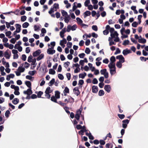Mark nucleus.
<instances>
[{"mask_svg":"<svg viewBox=\"0 0 148 148\" xmlns=\"http://www.w3.org/2000/svg\"><path fill=\"white\" fill-rule=\"evenodd\" d=\"M82 110V108H81L79 110H77L76 114L80 115Z\"/></svg>","mask_w":148,"mask_h":148,"instance_id":"50","label":"nucleus"},{"mask_svg":"<svg viewBox=\"0 0 148 148\" xmlns=\"http://www.w3.org/2000/svg\"><path fill=\"white\" fill-rule=\"evenodd\" d=\"M108 41H109V45L110 46L112 45H115V43L113 41L112 38L109 37L108 38Z\"/></svg>","mask_w":148,"mask_h":148,"instance_id":"17","label":"nucleus"},{"mask_svg":"<svg viewBox=\"0 0 148 148\" xmlns=\"http://www.w3.org/2000/svg\"><path fill=\"white\" fill-rule=\"evenodd\" d=\"M5 35L9 38H12L11 35L12 34L11 32L10 31H8L5 32Z\"/></svg>","mask_w":148,"mask_h":148,"instance_id":"24","label":"nucleus"},{"mask_svg":"<svg viewBox=\"0 0 148 148\" xmlns=\"http://www.w3.org/2000/svg\"><path fill=\"white\" fill-rule=\"evenodd\" d=\"M33 59L32 56L31 55H30L28 57L27 61L29 62H31Z\"/></svg>","mask_w":148,"mask_h":148,"instance_id":"52","label":"nucleus"},{"mask_svg":"<svg viewBox=\"0 0 148 148\" xmlns=\"http://www.w3.org/2000/svg\"><path fill=\"white\" fill-rule=\"evenodd\" d=\"M55 45H56L55 42H51L50 43V44H48V46L49 47H50V45H51V49H53L54 47L55 46Z\"/></svg>","mask_w":148,"mask_h":148,"instance_id":"30","label":"nucleus"},{"mask_svg":"<svg viewBox=\"0 0 148 148\" xmlns=\"http://www.w3.org/2000/svg\"><path fill=\"white\" fill-rule=\"evenodd\" d=\"M62 38V40L60 41V45L62 48H64L65 46V45L67 43V41L65 38Z\"/></svg>","mask_w":148,"mask_h":148,"instance_id":"5","label":"nucleus"},{"mask_svg":"<svg viewBox=\"0 0 148 148\" xmlns=\"http://www.w3.org/2000/svg\"><path fill=\"white\" fill-rule=\"evenodd\" d=\"M76 21L77 23L84 27H88V25L83 23L82 21L79 18L77 17L76 18Z\"/></svg>","mask_w":148,"mask_h":148,"instance_id":"3","label":"nucleus"},{"mask_svg":"<svg viewBox=\"0 0 148 148\" xmlns=\"http://www.w3.org/2000/svg\"><path fill=\"white\" fill-rule=\"evenodd\" d=\"M5 68L2 66H1L0 67V71L1 72V74L2 76H4L5 75L6 73L4 72Z\"/></svg>","mask_w":148,"mask_h":148,"instance_id":"16","label":"nucleus"},{"mask_svg":"<svg viewBox=\"0 0 148 148\" xmlns=\"http://www.w3.org/2000/svg\"><path fill=\"white\" fill-rule=\"evenodd\" d=\"M129 42L130 41L128 40H126L123 41V44L124 45H126L129 44Z\"/></svg>","mask_w":148,"mask_h":148,"instance_id":"59","label":"nucleus"},{"mask_svg":"<svg viewBox=\"0 0 148 148\" xmlns=\"http://www.w3.org/2000/svg\"><path fill=\"white\" fill-rule=\"evenodd\" d=\"M90 14L91 12L90 11H86L84 13V17L85 18L86 16L90 15Z\"/></svg>","mask_w":148,"mask_h":148,"instance_id":"43","label":"nucleus"},{"mask_svg":"<svg viewBox=\"0 0 148 148\" xmlns=\"http://www.w3.org/2000/svg\"><path fill=\"white\" fill-rule=\"evenodd\" d=\"M15 76V75L13 74H10L7 76L6 79L7 81H9L11 79L13 78Z\"/></svg>","mask_w":148,"mask_h":148,"instance_id":"14","label":"nucleus"},{"mask_svg":"<svg viewBox=\"0 0 148 148\" xmlns=\"http://www.w3.org/2000/svg\"><path fill=\"white\" fill-rule=\"evenodd\" d=\"M138 42L140 43L144 44L146 42V40L144 38H141L139 39Z\"/></svg>","mask_w":148,"mask_h":148,"instance_id":"28","label":"nucleus"},{"mask_svg":"<svg viewBox=\"0 0 148 148\" xmlns=\"http://www.w3.org/2000/svg\"><path fill=\"white\" fill-rule=\"evenodd\" d=\"M27 18V17L25 16H23L21 17V21L22 22L25 21Z\"/></svg>","mask_w":148,"mask_h":148,"instance_id":"60","label":"nucleus"},{"mask_svg":"<svg viewBox=\"0 0 148 148\" xmlns=\"http://www.w3.org/2000/svg\"><path fill=\"white\" fill-rule=\"evenodd\" d=\"M55 10V11H56L57 9L59 8V4L57 3H55L54 4L53 7V8Z\"/></svg>","mask_w":148,"mask_h":148,"instance_id":"38","label":"nucleus"},{"mask_svg":"<svg viewBox=\"0 0 148 148\" xmlns=\"http://www.w3.org/2000/svg\"><path fill=\"white\" fill-rule=\"evenodd\" d=\"M53 49L51 48H48L47 50V53L50 55H53L54 54L55 52V51Z\"/></svg>","mask_w":148,"mask_h":148,"instance_id":"9","label":"nucleus"},{"mask_svg":"<svg viewBox=\"0 0 148 148\" xmlns=\"http://www.w3.org/2000/svg\"><path fill=\"white\" fill-rule=\"evenodd\" d=\"M86 134L88 137L89 139H90L92 140L94 139L93 137L91 135L90 133H86Z\"/></svg>","mask_w":148,"mask_h":148,"instance_id":"45","label":"nucleus"},{"mask_svg":"<svg viewBox=\"0 0 148 148\" xmlns=\"http://www.w3.org/2000/svg\"><path fill=\"white\" fill-rule=\"evenodd\" d=\"M70 63L69 62L67 61L65 62L64 64V67L67 68L69 65Z\"/></svg>","mask_w":148,"mask_h":148,"instance_id":"46","label":"nucleus"},{"mask_svg":"<svg viewBox=\"0 0 148 148\" xmlns=\"http://www.w3.org/2000/svg\"><path fill=\"white\" fill-rule=\"evenodd\" d=\"M92 91L93 93H97L98 91L97 87L95 86H93L92 88Z\"/></svg>","mask_w":148,"mask_h":148,"instance_id":"22","label":"nucleus"},{"mask_svg":"<svg viewBox=\"0 0 148 148\" xmlns=\"http://www.w3.org/2000/svg\"><path fill=\"white\" fill-rule=\"evenodd\" d=\"M36 93L37 95V97L38 98H40L41 97V96L42 95L43 92L41 91H40L38 92H36Z\"/></svg>","mask_w":148,"mask_h":148,"instance_id":"49","label":"nucleus"},{"mask_svg":"<svg viewBox=\"0 0 148 148\" xmlns=\"http://www.w3.org/2000/svg\"><path fill=\"white\" fill-rule=\"evenodd\" d=\"M41 51L40 50H37L34 51L33 53V56L34 57H36L39 55L41 53Z\"/></svg>","mask_w":148,"mask_h":148,"instance_id":"13","label":"nucleus"},{"mask_svg":"<svg viewBox=\"0 0 148 148\" xmlns=\"http://www.w3.org/2000/svg\"><path fill=\"white\" fill-rule=\"evenodd\" d=\"M122 62H116V66L119 68H121L122 66Z\"/></svg>","mask_w":148,"mask_h":148,"instance_id":"47","label":"nucleus"},{"mask_svg":"<svg viewBox=\"0 0 148 148\" xmlns=\"http://www.w3.org/2000/svg\"><path fill=\"white\" fill-rule=\"evenodd\" d=\"M66 29L65 28H64L60 32V36L62 38H64V34L66 32Z\"/></svg>","mask_w":148,"mask_h":148,"instance_id":"7","label":"nucleus"},{"mask_svg":"<svg viewBox=\"0 0 148 148\" xmlns=\"http://www.w3.org/2000/svg\"><path fill=\"white\" fill-rule=\"evenodd\" d=\"M19 87H18L14 90L15 91L14 92V94L15 95H20V92L19 91Z\"/></svg>","mask_w":148,"mask_h":148,"instance_id":"31","label":"nucleus"},{"mask_svg":"<svg viewBox=\"0 0 148 148\" xmlns=\"http://www.w3.org/2000/svg\"><path fill=\"white\" fill-rule=\"evenodd\" d=\"M32 92L31 90V88H29L27 90L23 91V93L25 94H27V95H30L32 93Z\"/></svg>","mask_w":148,"mask_h":148,"instance_id":"11","label":"nucleus"},{"mask_svg":"<svg viewBox=\"0 0 148 148\" xmlns=\"http://www.w3.org/2000/svg\"><path fill=\"white\" fill-rule=\"evenodd\" d=\"M36 59L35 58H34L33 59V60L31 62H32V64L33 65L34 67H36Z\"/></svg>","mask_w":148,"mask_h":148,"instance_id":"53","label":"nucleus"},{"mask_svg":"<svg viewBox=\"0 0 148 148\" xmlns=\"http://www.w3.org/2000/svg\"><path fill=\"white\" fill-rule=\"evenodd\" d=\"M56 72L53 69H50L49 71V73L50 74L53 75L55 74Z\"/></svg>","mask_w":148,"mask_h":148,"instance_id":"42","label":"nucleus"},{"mask_svg":"<svg viewBox=\"0 0 148 148\" xmlns=\"http://www.w3.org/2000/svg\"><path fill=\"white\" fill-rule=\"evenodd\" d=\"M77 4V3L74 2L73 3V7L72 10L73 11H74L75 9L77 8L76 5Z\"/></svg>","mask_w":148,"mask_h":148,"instance_id":"54","label":"nucleus"},{"mask_svg":"<svg viewBox=\"0 0 148 148\" xmlns=\"http://www.w3.org/2000/svg\"><path fill=\"white\" fill-rule=\"evenodd\" d=\"M92 72H94V74L96 75H97L99 73V70L96 69L95 68H94V69Z\"/></svg>","mask_w":148,"mask_h":148,"instance_id":"48","label":"nucleus"},{"mask_svg":"<svg viewBox=\"0 0 148 148\" xmlns=\"http://www.w3.org/2000/svg\"><path fill=\"white\" fill-rule=\"evenodd\" d=\"M2 62L5 67H9V64L8 62H6L5 61V59L4 58H3L2 60Z\"/></svg>","mask_w":148,"mask_h":148,"instance_id":"19","label":"nucleus"},{"mask_svg":"<svg viewBox=\"0 0 148 148\" xmlns=\"http://www.w3.org/2000/svg\"><path fill=\"white\" fill-rule=\"evenodd\" d=\"M64 21L66 23H68L71 18L69 15L64 17Z\"/></svg>","mask_w":148,"mask_h":148,"instance_id":"20","label":"nucleus"},{"mask_svg":"<svg viewBox=\"0 0 148 148\" xmlns=\"http://www.w3.org/2000/svg\"><path fill=\"white\" fill-rule=\"evenodd\" d=\"M25 84L29 88H31V83L30 81H26L25 82Z\"/></svg>","mask_w":148,"mask_h":148,"instance_id":"27","label":"nucleus"},{"mask_svg":"<svg viewBox=\"0 0 148 148\" xmlns=\"http://www.w3.org/2000/svg\"><path fill=\"white\" fill-rule=\"evenodd\" d=\"M88 65L89 67L90 70L91 71H92L94 69L95 67L92 66V65L91 63H89L88 64Z\"/></svg>","mask_w":148,"mask_h":148,"instance_id":"44","label":"nucleus"},{"mask_svg":"<svg viewBox=\"0 0 148 148\" xmlns=\"http://www.w3.org/2000/svg\"><path fill=\"white\" fill-rule=\"evenodd\" d=\"M104 92L102 90H100L98 94L99 96H103L104 95Z\"/></svg>","mask_w":148,"mask_h":148,"instance_id":"51","label":"nucleus"},{"mask_svg":"<svg viewBox=\"0 0 148 148\" xmlns=\"http://www.w3.org/2000/svg\"><path fill=\"white\" fill-rule=\"evenodd\" d=\"M104 89L106 92H107L108 93H109L110 92L111 88V86L110 85H105L104 87Z\"/></svg>","mask_w":148,"mask_h":148,"instance_id":"12","label":"nucleus"},{"mask_svg":"<svg viewBox=\"0 0 148 148\" xmlns=\"http://www.w3.org/2000/svg\"><path fill=\"white\" fill-rule=\"evenodd\" d=\"M60 92L58 91H56L55 92V96L57 98L59 99L60 98Z\"/></svg>","mask_w":148,"mask_h":148,"instance_id":"25","label":"nucleus"},{"mask_svg":"<svg viewBox=\"0 0 148 148\" xmlns=\"http://www.w3.org/2000/svg\"><path fill=\"white\" fill-rule=\"evenodd\" d=\"M69 92V89L68 88L66 87L65 88L64 90V95H66V94Z\"/></svg>","mask_w":148,"mask_h":148,"instance_id":"32","label":"nucleus"},{"mask_svg":"<svg viewBox=\"0 0 148 148\" xmlns=\"http://www.w3.org/2000/svg\"><path fill=\"white\" fill-rule=\"evenodd\" d=\"M19 102V100L17 98H15L14 99H13L12 101V103L14 104H18Z\"/></svg>","mask_w":148,"mask_h":148,"instance_id":"29","label":"nucleus"},{"mask_svg":"<svg viewBox=\"0 0 148 148\" xmlns=\"http://www.w3.org/2000/svg\"><path fill=\"white\" fill-rule=\"evenodd\" d=\"M85 52L86 53L88 54L90 53V50L89 48H86L85 49Z\"/></svg>","mask_w":148,"mask_h":148,"instance_id":"61","label":"nucleus"},{"mask_svg":"<svg viewBox=\"0 0 148 148\" xmlns=\"http://www.w3.org/2000/svg\"><path fill=\"white\" fill-rule=\"evenodd\" d=\"M110 33V36L112 39L114 38V41L115 42H118L119 41V39L118 36L119 34L117 32L114 30V28H111L109 30Z\"/></svg>","mask_w":148,"mask_h":148,"instance_id":"1","label":"nucleus"},{"mask_svg":"<svg viewBox=\"0 0 148 148\" xmlns=\"http://www.w3.org/2000/svg\"><path fill=\"white\" fill-rule=\"evenodd\" d=\"M44 55L42 53L39 55L36 59L37 61H39L42 59H43L44 57Z\"/></svg>","mask_w":148,"mask_h":148,"instance_id":"33","label":"nucleus"},{"mask_svg":"<svg viewBox=\"0 0 148 148\" xmlns=\"http://www.w3.org/2000/svg\"><path fill=\"white\" fill-rule=\"evenodd\" d=\"M73 92L74 94L76 95L77 96H78L80 93L78 88L77 87H75L73 89Z\"/></svg>","mask_w":148,"mask_h":148,"instance_id":"21","label":"nucleus"},{"mask_svg":"<svg viewBox=\"0 0 148 148\" xmlns=\"http://www.w3.org/2000/svg\"><path fill=\"white\" fill-rule=\"evenodd\" d=\"M110 63H115L116 61V59L114 56H112L110 59Z\"/></svg>","mask_w":148,"mask_h":148,"instance_id":"37","label":"nucleus"},{"mask_svg":"<svg viewBox=\"0 0 148 148\" xmlns=\"http://www.w3.org/2000/svg\"><path fill=\"white\" fill-rule=\"evenodd\" d=\"M57 99L54 96H53L51 98V101L56 103H57Z\"/></svg>","mask_w":148,"mask_h":148,"instance_id":"39","label":"nucleus"},{"mask_svg":"<svg viewBox=\"0 0 148 148\" xmlns=\"http://www.w3.org/2000/svg\"><path fill=\"white\" fill-rule=\"evenodd\" d=\"M112 69H110V73L111 75L115 74L116 73V68Z\"/></svg>","mask_w":148,"mask_h":148,"instance_id":"34","label":"nucleus"},{"mask_svg":"<svg viewBox=\"0 0 148 148\" xmlns=\"http://www.w3.org/2000/svg\"><path fill=\"white\" fill-rule=\"evenodd\" d=\"M36 73V71H29L28 72V74L31 75L33 76Z\"/></svg>","mask_w":148,"mask_h":148,"instance_id":"56","label":"nucleus"},{"mask_svg":"<svg viewBox=\"0 0 148 148\" xmlns=\"http://www.w3.org/2000/svg\"><path fill=\"white\" fill-rule=\"evenodd\" d=\"M16 40V39L14 38H12L10 40V41L11 43L14 44L15 43Z\"/></svg>","mask_w":148,"mask_h":148,"instance_id":"55","label":"nucleus"},{"mask_svg":"<svg viewBox=\"0 0 148 148\" xmlns=\"http://www.w3.org/2000/svg\"><path fill=\"white\" fill-rule=\"evenodd\" d=\"M55 79L54 78L52 79L49 82V86H51L55 82Z\"/></svg>","mask_w":148,"mask_h":148,"instance_id":"41","label":"nucleus"},{"mask_svg":"<svg viewBox=\"0 0 148 148\" xmlns=\"http://www.w3.org/2000/svg\"><path fill=\"white\" fill-rule=\"evenodd\" d=\"M86 75V73H80L79 74V78L84 79Z\"/></svg>","mask_w":148,"mask_h":148,"instance_id":"26","label":"nucleus"},{"mask_svg":"<svg viewBox=\"0 0 148 148\" xmlns=\"http://www.w3.org/2000/svg\"><path fill=\"white\" fill-rule=\"evenodd\" d=\"M90 3V0H86L84 2V5L87 7L88 6V4Z\"/></svg>","mask_w":148,"mask_h":148,"instance_id":"62","label":"nucleus"},{"mask_svg":"<svg viewBox=\"0 0 148 148\" xmlns=\"http://www.w3.org/2000/svg\"><path fill=\"white\" fill-rule=\"evenodd\" d=\"M116 58L119 60L120 62L123 63L125 62V59L123 56L122 55H119L116 56Z\"/></svg>","mask_w":148,"mask_h":148,"instance_id":"6","label":"nucleus"},{"mask_svg":"<svg viewBox=\"0 0 148 148\" xmlns=\"http://www.w3.org/2000/svg\"><path fill=\"white\" fill-rule=\"evenodd\" d=\"M45 97L48 99H49L50 98L51 95L49 94V93H48L46 91H45Z\"/></svg>","mask_w":148,"mask_h":148,"instance_id":"57","label":"nucleus"},{"mask_svg":"<svg viewBox=\"0 0 148 148\" xmlns=\"http://www.w3.org/2000/svg\"><path fill=\"white\" fill-rule=\"evenodd\" d=\"M45 81L44 80V79H42L41 80V82L40 83V86H42L43 85H44L45 84Z\"/></svg>","mask_w":148,"mask_h":148,"instance_id":"64","label":"nucleus"},{"mask_svg":"<svg viewBox=\"0 0 148 148\" xmlns=\"http://www.w3.org/2000/svg\"><path fill=\"white\" fill-rule=\"evenodd\" d=\"M123 123L122 124V127L123 128H126L127 125L129 123V121L128 119L124 120L122 121Z\"/></svg>","mask_w":148,"mask_h":148,"instance_id":"8","label":"nucleus"},{"mask_svg":"<svg viewBox=\"0 0 148 148\" xmlns=\"http://www.w3.org/2000/svg\"><path fill=\"white\" fill-rule=\"evenodd\" d=\"M108 66L110 69L116 68L115 63L110 62L108 65Z\"/></svg>","mask_w":148,"mask_h":148,"instance_id":"18","label":"nucleus"},{"mask_svg":"<svg viewBox=\"0 0 148 148\" xmlns=\"http://www.w3.org/2000/svg\"><path fill=\"white\" fill-rule=\"evenodd\" d=\"M53 90L50 87H48L45 91L49 93H51L53 92Z\"/></svg>","mask_w":148,"mask_h":148,"instance_id":"35","label":"nucleus"},{"mask_svg":"<svg viewBox=\"0 0 148 148\" xmlns=\"http://www.w3.org/2000/svg\"><path fill=\"white\" fill-rule=\"evenodd\" d=\"M15 26L16 27V30L15 31L17 33H19L21 30V25L18 24H16L15 25Z\"/></svg>","mask_w":148,"mask_h":148,"instance_id":"15","label":"nucleus"},{"mask_svg":"<svg viewBox=\"0 0 148 148\" xmlns=\"http://www.w3.org/2000/svg\"><path fill=\"white\" fill-rule=\"evenodd\" d=\"M29 25V23L27 22H26L23 24L22 26L23 28H27Z\"/></svg>","mask_w":148,"mask_h":148,"instance_id":"40","label":"nucleus"},{"mask_svg":"<svg viewBox=\"0 0 148 148\" xmlns=\"http://www.w3.org/2000/svg\"><path fill=\"white\" fill-rule=\"evenodd\" d=\"M61 13L62 16L64 17L68 15L67 12L64 10H61Z\"/></svg>","mask_w":148,"mask_h":148,"instance_id":"36","label":"nucleus"},{"mask_svg":"<svg viewBox=\"0 0 148 148\" xmlns=\"http://www.w3.org/2000/svg\"><path fill=\"white\" fill-rule=\"evenodd\" d=\"M72 42H67L66 46L68 48H71V47L72 46Z\"/></svg>","mask_w":148,"mask_h":148,"instance_id":"63","label":"nucleus"},{"mask_svg":"<svg viewBox=\"0 0 148 148\" xmlns=\"http://www.w3.org/2000/svg\"><path fill=\"white\" fill-rule=\"evenodd\" d=\"M71 30L74 31L77 28V26L76 25H74L72 26H71Z\"/></svg>","mask_w":148,"mask_h":148,"instance_id":"58","label":"nucleus"},{"mask_svg":"<svg viewBox=\"0 0 148 148\" xmlns=\"http://www.w3.org/2000/svg\"><path fill=\"white\" fill-rule=\"evenodd\" d=\"M131 53L132 51L131 50L127 49L123 50L122 52V53L124 56H126L129 53Z\"/></svg>","mask_w":148,"mask_h":148,"instance_id":"10","label":"nucleus"},{"mask_svg":"<svg viewBox=\"0 0 148 148\" xmlns=\"http://www.w3.org/2000/svg\"><path fill=\"white\" fill-rule=\"evenodd\" d=\"M25 68L22 66H20L18 67L17 70L15 72L16 75L17 76H19L20 75L21 73L25 71Z\"/></svg>","mask_w":148,"mask_h":148,"instance_id":"2","label":"nucleus"},{"mask_svg":"<svg viewBox=\"0 0 148 148\" xmlns=\"http://www.w3.org/2000/svg\"><path fill=\"white\" fill-rule=\"evenodd\" d=\"M9 50H7L4 53V56L6 58L9 59L10 57V55L8 51Z\"/></svg>","mask_w":148,"mask_h":148,"instance_id":"23","label":"nucleus"},{"mask_svg":"<svg viewBox=\"0 0 148 148\" xmlns=\"http://www.w3.org/2000/svg\"><path fill=\"white\" fill-rule=\"evenodd\" d=\"M12 53L13 54V59H17L18 58V52L16 50L13 49L12 50Z\"/></svg>","mask_w":148,"mask_h":148,"instance_id":"4","label":"nucleus"}]
</instances>
